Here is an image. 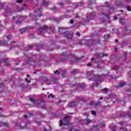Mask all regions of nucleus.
Here are the masks:
<instances>
[{
    "mask_svg": "<svg viewBox=\"0 0 131 131\" xmlns=\"http://www.w3.org/2000/svg\"><path fill=\"white\" fill-rule=\"evenodd\" d=\"M58 32L62 35V36L66 37V38L71 39L73 37V35L70 34V32L64 28H58Z\"/></svg>",
    "mask_w": 131,
    "mask_h": 131,
    "instance_id": "f257e3e1",
    "label": "nucleus"
},
{
    "mask_svg": "<svg viewBox=\"0 0 131 131\" xmlns=\"http://www.w3.org/2000/svg\"><path fill=\"white\" fill-rule=\"evenodd\" d=\"M60 58H61V61L63 62V61H67V60L74 58V55L68 52H65L61 54Z\"/></svg>",
    "mask_w": 131,
    "mask_h": 131,
    "instance_id": "f03ea898",
    "label": "nucleus"
},
{
    "mask_svg": "<svg viewBox=\"0 0 131 131\" xmlns=\"http://www.w3.org/2000/svg\"><path fill=\"white\" fill-rule=\"evenodd\" d=\"M69 117V115H66L64 118H63V123L62 122V120H60V125H69V120H68Z\"/></svg>",
    "mask_w": 131,
    "mask_h": 131,
    "instance_id": "7ed1b4c3",
    "label": "nucleus"
},
{
    "mask_svg": "<svg viewBox=\"0 0 131 131\" xmlns=\"http://www.w3.org/2000/svg\"><path fill=\"white\" fill-rule=\"evenodd\" d=\"M96 17V13L95 12H92L90 15L86 17V19H85V22H89L90 20H92L93 18Z\"/></svg>",
    "mask_w": 131,
    "mask_h": 131,
    "instance_id": "20e7f679",
    "label": "nucleus"
},
{
    "mask_svg": "<svg viewBox=\"0 0 131 131\" xmlns=\"http://www.w3.org/2000/svg\"><path fill=\"white\" fill-rule=\"evenodd\" d=\"M90 43H91L92 46H95V45H101V40H100V39H98L97 40H92L90 42Z\"/></svg>",
    "mask_w": 131,
    "mask_h": 131,
    "instance_id": "39448f33",
    "label": "nucleus"
},
{
    "mask_svg": "<svg viewBox=\"0 0 131 131\" xmlns=\"http://www.w3.org/2000/svg\"><path fill=\"white\" fill-rule=\"evenodd\" d=\"M8 61H9V58H2L0 60V63H5L6 66H10V63H9Z\"/></svg>",
    "mask_w": 131,
    "mask_h": 131,
    "instance_id": "423d86ee",
    "label": "nucleus"
},
{
    "mask_svg": "<svg viewBox=\"0 0 131 131\" xmlns=\"http://www.w3.org/2000/svg\"><path fill=\"white\" fill-rule=\"evenodd\" d=\"M38 29L39 31V34H42V31L48 29V27L46 25H43L42 27L39 28Z\"/></svg>",
    "mask_w": 131,
    "mask_h": 131,
    "instance_id": "0eeeda50",
    "label": "nucleus"
},
{
    "mask_svg": "<svg viewBox=\"0 0 131 131\" xmlns=\"http://www.w3.org/2000/svg\"><path fill=\"white\" fill-rule=\"evenodd\" d=\"M125 85H126V82H120L118 84V88H123Z\"/></svg>",
    "mask_w": 131,
    "mask_h": 131,
    "instance_id": "6e6552de",
    "label": "nucleus"
},
{
    "mask_svg": "<svg viewBox=\"0 0 131 131\" xmlns=\"http://www.w3.org/2000/svg\"><path fill=\"white\" fill-rule=\"evenodd\" d=\"M8 45V42L6 41L5 40H0V46H7Z\"/></svg>",
    "mask_w": 131,
    "mask_h": 131,
    "instance_id": "1a4fd4ad",
    "label": "nucleus"
},
{
    "mask_svg": "<svg viewBox=\"0 0 131 131\" xmlns=\"http://www.w3.org/2000/svg\"><path fill=\"white\" fill-rule=\"evenodd\" d=\"M76 106H77V103L75 101H73L71 102L69 104V107H75Z\"/></svg>",
    "mask_w": 131,
    "mask_h": 131,
    "instance_id": "9d476101",
    "label": "nucleus"
},
{
    "mask_svg": "<svg viewBox=\"0 0 131 131\" xmlns=\"http://www.w3.org/2000/svg\"><path fill=\"white\" fill-rule=\"evenodd\" d=\"M104 79L102 78V75H100L98 77V79L96 80L97 86H98V82L100 81H103Z\"/></svg>",
    "mask_w": 131,
    "mask_h": 131,
    "instance_id": "9b49d317",
    "label": "nucleus"
},
{
    "mask_svg": "<svg viewBox=\"0 0 131 131\" xmlns=\"http://www.w3.org/2000/svg\"><path fill=\"white\" fill-rule=\"evenodd\" d=\"M108 56V54H104V53H100L99 54H98V58H102V57H107Z\"/></svg>",
    "mask_w": 131,
    "mask_h": 131,
    "instance_id": "f8f14e48",
    "label": "nucleus"
},
{
    "mask_svg": "<svg viewBox=\"0 0 131 131\" xmlns=\"http://www.w3.org/2000/svg\"><path fill=\"white\" fill-rule=\"evenodd\" d=\"M85 124H90V123H92V120L90 119H85Z\"/></svg>",
    "mask_w": 131,
    "mask_h": 131,
    "instance_id": "ddd939ff",
    "label": "nucleus"
},
{
    "mask_svg": "<svg viewBox=\"0 0 131 131\" xmlns=\"http://www.w3.org/2000/svg\"><path fill=\"white\" fill-rule=\"evenodd\" d=\"M120 23L122 25H124L125 24V20H124L123 18H120Z\"/></svg>",
    "mask_w": 131,
    "mask_h": 131,
    "instance_id": "4468645a",
    "label": "nucleus"
},
{
    "mask_svg": "<svg viewBox=\"0 0 131 131\" xmlns=\"http://www.w3.org/2000/svg\"><path fill=\"white\" fill-rule=\"evenodd\" d=\"M51 80L53 82V83H57L58 82V79L56 77H53Z\"/></svg>",
    "mask_w": 131,
    "mask_h": 131,
    "instance_id": "2eb2a0df",
    "label": "nucleus"
},
{
    "mask_svg": "<svg viewBox=\"0 0 131 131\" xmlns=\"http://www.w3.org/2000/svg\"><path fill=\"white\" fill-rule=\"evenodd\" d=\"M42 6H45V7H48V6H49V3H48V2L44 0L43 1Z\"/></svg>",
    "mask_w": 131,
    "mask_h": 131,
    "instance_id": "dca6fc26",
    "label": "nucleus"
},
{
    "mask_svg": "<svg viewBox=\"0 0 131 131\" xmlns=\"http://www.w3.org/2000/svg\"><path fill=\"white\" fill-rule=\"evenodd\" d=\"M27 28H23L22 29H21L19 31L20 32V33H24V32H25V31H26L27 30Z\"/></svg>",
    "mask_w": 131,
    "mask_h": 131,
    "instance_id": "f3484780",
    "label": "nucleus"
},
{
    "mask_svg": "<svg viewBox=\"0 0 131 131\" xmlns=\"http://www.w3.org/2000/svg\"><path fill=\"white\" fill-rule=\"evenodd\" d=\"M5 11H6L7 13H11V10L10 9V8H9L8 6H6L5 7Z\"/></svg>",
    "mask_w": 131,
    "mask_h": 131,
    "instance_id": "a211bd4d",
    "label": "nucleus"
},
{
    "mask_svg": "<svg viewBox=\"0 0 131 131\" xmlns=\"http://www.w3.org/2000/svg\"><path fill=\"white\" fill-rule=\"evenodd\" d=\"M43 45H37V51H39V49H42Z\"/></svg>",
    "mask_w": 131,
    "mask_h": 131,
    "instance_id": "6ab92c4d",
    "label": "nucleus"
},
{
    "mask_svg": "<svg viewBox=\"0 0 131 131\" xmlns=\"http://www.w3.org/2000/svg\"><path fill=\"white\" fill-rule=\"evenodd\" d=\"M34 47V45L33 44H31V46L28 47V51L30 50H32V48Z\"/></svg>",
    "mask_w": 131,
    "mask_h": 131,
    "instance_id": "aec40b11",
    "label": "nucleus"
},
{
    "mask_svg": "<svg viewBox=\"0 0 131 131\" xmlns=\"http://www.w3.org/2000/svg\"><path fill=\"white\" fill-rule=\"evenodd\" d=\"M127 55V52H125L124 53V58L122 59V60H126V55Z\"/></svg>",
    "mask_w": 131,
    "mask_h": 131,
    "instance_id": "412c9836",
    "label": "nucleus"
},
{
    "mask_svg": "<svg viewBox=\"0 0 131 131\" xmlns=\"http://www.w3.org/2000/svg\"><path fill=\"white\" fill-rule=\"evenodd\" d=\"M119 6H120V7H124V3H123V1H121L120 2Z\"/></svg>",
    "mask_w": 131,
    "mask_h": 131,
    "instance_id": "4be33fe9",
    "label": "nucleus"
},
{
    "mask_svg": "<svg viewBox=\"0 0 131 131\" xmlns=\"http://www.w3.org/2000/svg\"><path fill=\"white\" fill-rule=\"evenodd\" d=\"M126 10L127 11H128V12H131V7L129 6H127L126 7Z\"/></svg>",
    "mask_w": 131,
    "mask_h": 131,
    "instance_id": "5701e85b",
    "label": "nucleus"
},
{
    "mask_svg": "<svg viewBox=\"0 0 131 131\" xmlns=\"http://www.w3.org/2000/svg\"><path fill=\"white\" fill-rule=\"evenodd\" d=\"M102 92H103V93H107V92H108V89L105 88L102 90Z\"/></svg>",
    "mask_w": 131,
    "mask_h": 131,
    "instance_id": "b1692460",
    "label": "nucleus"
},
{
    "mask_svg": "<svg viewBox=\"0 0 131 131\" xmlns=\"http://www.w3.org/2000/svg\"><path fill=\"white\" fill-rule=\"evenodd\" d=\"M59 6H60V7H61V8H63V7H64V6L65 5V4H64V3L60 2L58 4Z\"/></svg>",
    "mask_w": 131,
    "mask_h": 131,
    "instance_id": "393cba45",
    "label": "nucleus"
},
{
    "mask_svg": "<svg viewBox=\"0 0 131 131\" xmlns=\"http://www.w3.org/2000/svg\"><path fill=\"white\" fill-rule=\"evenodd\" d=\"M96 1H97V0H90V1H89V2L90 5H93V4H94V3H95V2H96Z\"/></svg>",
    "mask_w": 131,
    "mask_h": 131,
    "instance_id": "a878e982",
    "label": "nucleus"
},
{
    "mask_svg": "<svg viewBox=\"0 0 131 131\" xmlns=\"http://www.w3.org/2000/svg\"><path fill=\"white\" fill-rule=\"evenodd\" d=\"M83 116H85V117H89V113L88 112H85L83 113Z\"/></svg>",
    "mask_w": 131,
    "mask_h": 131,
    "instance_id": "bb28decb",
    "label": "nucleus"
},
{
    "mask_svg": "<svg viewBox=\"0 0 131 131\" xmlns=\"http://www.w3.org/2000/svg\"><path fill=\"white\" fill-rule=\"evenodd\" d=\"M119 69V66H115L113 67V70H116Z\"/></svg>",
    "mask_w": 131,
    "mask_h": 131,
    "instance_id": "cd10ccee",
    "label": "nucleus"
},
{
    "mask_svg": "<svg viewBox=\"0 0 131 131\" xmlns=\"http://www.w3.org/2000/svg\"><path fill=\"white\" fill-rule=\"evenodd\" d=\"M48 98H52V99H54V98H55V96H54V95H53V94L51 93V94L48 96Z\"/></svg>",
    "mask_w": 131,
    "mask_h": 131,
    "instance_id": "c85d7f7f",
    "label": "nucleus"
},
{
    "mask_svg": "<svg viewBox=\"0 0 131 131\" xmlns=\"http://www.w3.org/2000/svg\"><path fill=\"white\" fill-rule=\"evenodd\" d=\"M2 88H4V83H0V89H2ZM0 92H3V91L0 90Z\"/></svg>",
    "mask_w": 131,
    "mask_h": 131,
    "instance_id": "c756f323",
    "label": "nucleus"
},
{
    "mask_svg": "<svg viewBox=\"0 0 131 131\" xmlns=\"http://www.w3.org/2000/svg\"><path fill=\"white\" fill-rule=\"evenodd\" d=\"M101 105V101H98L97 103L95 104V106L98 107V106H100Z\"/></svg>",
    "mask_w": 131,
    "mask_h": 131,
    "instance_id": "7c9ffc66",
    "label": "nucleus"
},
{
    "mask_svg": "<svg viewBox=\"0 0 131 131\" xmlns=\"http://www.w3.org/2000/svg\"><path fill=\"white\" fill-rule=\"evenodd\" d=\"M29 101H30V102H32V103H34V102H35V100L34 99L30 97L29 98Z\"/></svg>",
    "mask_w": 131,
    "mask_h": 131,
    "instance_id": "2f4dec72",
    "label": "nucleus"
},
{
    "mask_svg": "<svg viewBox=\"0 0 131 131\" xmlns=\"http://www.w3.org/2000/svg\"><path fill=\"white\" fill-rule=\"evenodd\" d=\"M103 36H104V39H108L109 37H110V35H107V36H106V35H103Z\"/></svg>",
    "mask_w": 131,
    "mask_h": 131,
    "instance_id": "473e14b6",
    "label": "nucleus"
},
{
    "mask_svg": "<svg viewBox=\"0 0 131 131\" xmlns=\"http://www.w3.org/2000/svg\"><path fill=\"white\" fill-rule=\"evenodd\" d=\"M71 73L72 74H74V73H77V71H76V70H74L71 71Z\"/></svg>",
    "mask_w": 131,
    "mask_h": 131,
    "instance_id": "72a5a7b5",
    "label": "nucleus"
},
{
    "mask_svg": "<svg viewBox=\"0 0 131 131\" xmlns=\"http://www.w3.org/2000/svg\"><path fill=\"white\" fill-rule=\"evenodd\" d=\"M91 113L93 115H96V112L95 111H91Z\"/></svg>",
    "mask_w": 131,
    "mask_h": 131,
    "instance_id": "f704fd0d",
    "label": "nucleus"
},
{
    "mask_svg": "<svg viewBox=\"0 0 131 131\" xmlns=\"http://www.w3.org/2000/svg\"><path fill=\"white\" fill-rule=\"evenodd\" d=\"M3 125H4V126H6L8 127L9 124H8V123L6 122H3Z\"/></svg>",
    "mask_w": 131,
    "mask_h": 131,
    "instance_id": "c9c22d12",
    "label": "nucleus"
},
{
    "mask_svg": "<svg viewBox=\"0 0 131 131\" xmlns=\"http://www.w3.org/2000/svg\"><path fill=\"white\" fill-rule=\"evenodd\" d=\"M120 129H121L122 131H126V130H127V129H126V128H123V127L120 128Z\"/></svg>",
    "mask_w": 131,
    "mask_h": 131,
    "instance_id": "e433bc0d",
    "label": "nucleus"
},
{
    "mask_svg": "<svg viewBox=\"0 0 131 131\" xmlns=\"http://www.w3.org/2000/svg\"><path fill=\"white\" fill-rule=\"evenodd\" d=\"M75 17L77 18V19H79V15H78V13H76L75 14Z\"/></svg>",
    "mask_w": 131,
    "mask_h": 131,
    "instance_id": "4c0bfd02",
    "label": "nucleus"
},
{
    "mask_svg": "<svg viewBox=\"0 0 131 131\" xmlns=\"http://www.w3.org/2000/svg\"><path fill=\"white\" fill-rule=\"evenodd\" d=\"M109 9H110V10H115V8L114 7H113V6H111V7H109Z\"/></svg>",
    "mask_w": 131,
    "mask_h": 131,
    "instance_id": "58836bf2",
    "label": "nucleus"
},
{
    "mask_svg": "<svg viewBox=\"0 0 131 131\" xmlns=\"http://www.w3.org/2000/svg\"><path fill=\"white\" fill-rule=\"evenodd\" d=\"M33 2V1H34L35 2V3H36V4H35V7H37V6H38V2H37V0H32Z\"/></svg>",
    "mask_w": 131,
    "mask_h": 131,
    "instance_id": "ea45409f",
    "label": "nucleus"
},
{
    "mask_svg": "<svg viewBox=\"0 0 131 131\" xmlns=\"http://www.w3.org/2000/svg\"><path fill=\"white\" fill-rule=\"evenodd\" d=\"M30 37H31V38H33V37H34V34H30Z\"/></svg>",
    "mask_w": 131,
    "mask_h": 131,
    "instance_id": "a19ab883",
    "label": "nucleus"
},
{
    "mask_svg": "<svg viewBox=\"0 0 131 131\" xmlns=\"http://www.w3.org/2000/svg\"><path fill=\"white\" fill-rule=\"evenodd\" d=\"M17 2L18 3V4H21V3L23 2V0H17Z\"/></svg>",
    "mask_w": 131,
    "mask_h": 131,
    "instance_id": "79ce46f5",
    "label": "nucleus"
},
{
    "mask_svg": "<svg viewBox=\"0 0 131 131\" xmlns=\"http://www.w3.org/2000/svg\"><path fill=\"white\" fill-rule=\"evenodd\" d=\"M44 80H45V81H49V80H50V79H49L48 78V77H46L45 78H44Z\"/></svg>",
    "mask_w": 131,
    "mask_h": 131,
    "instance_id": "37998d69",
    "label": "nucleus"
},
{
    "mask_svg": "<svg viewBox=\"0 0 131 131\" xmlns=\"http://www.w3.org/2000/svg\"><path fill=\"white\" fill-rule=\"evenodd\" d=\"M84 46H86V47H90V43L88 42H85L84 43Z\"/></svg>",
    "mask_w": 131,
    "mask_h": 131,
    "instance_id": "c03bdc74",
    "label": "nucleus"
},
{
    "mask_svg": "<svg viewBox=\"0 0 131 131\" xmlns=\"http://www.w3.org/2000/svg\"><path fill=\"white\" fill-rule=\"evenodd\" d=\"M15 125L16 126H21V123H17Z\"/></svg>",
    "mask_w": 131,
    "mask_h": 131,
    "instance_id": "a18cd8bd",
    "label": "nucleus"
},
{
    "mask_svg": "<svg viewBox=\"0 0 131 131\" xmlns=\"http://www.w3.org/2000/svg\"><path fill=\"white\" fill-rule=\"evenodd\" d=\"M79 101H81V102H85V99L84 98H82L80 99Z\"/></svg>",
    "mask_w": 131,
    "mask_h": 131,
    "instance_id": "49530a36",
    "label": "nucleus"
},
{
    "mask_svg": "<svg viewBox=\"0 0 131 131\" xmlns=\"http://www.w3.org/2000/svg\"><path fill=\"white\" fill-rule=\"evenodd\" d=\"M25 80H26V81H27V82H28V83H30V82H31V81H29V80H28V78H26L25 79Z\"/></svg>",
    "mask_w": 131,
    "mask_h": 131,
    "instance_id": "de8ad7c7",
    "label": "nucleus"
},
{
    "mask_svg": "<svg viewBox=\"0 0 131 131\" xmlns=\"http://www.w3.org/2000/svg\"><path fill=\"white\" fill-rule=\"evenodd\" d=\"M102 15H103V16H106V18H109V16H108V15L105 14V13H102Z\"/></svg>",
    "mask_w": 131,
    "mask_h": 131,
    "instance_id": "09e8293b",
    "label": "nucleus"
},
{
    "mask_svg": "<svg viewBox=\"0 0 131 131\" xmlns=\"http://www.w3.org/2000/svg\"><path fill=\"white\" fill-rule=\"evenodd\" d=\"M78 86V88H82V86H81V85H80L79 84H76L75 85V86Z\"/></svg>",
    "mask_w": 131,
    "mask_h": 131,
    "instance_id": "8fccbe9b",
    "label": "nucleus"
},
{
    "mask_svg": "<svg viewBox=\"0 0 131 131\" xmlns=\"http://www.w3.org/2000/svg\"><path fill=\"white\" fill-rule=\"evenodd\" d=\"M76 35H77L78 36H80V33H79V32L76 33Z\"/></svg>",
    "mask_w": 131,
    "mask_h": 131,
    "instance_id": "3c124183",
    "label": "nucleus"
},
{
    "mask_svg": "<svg viewBox=\"0 0 131 131\" xmlns=\"http://www.w3.org/2000/svg\"><path fill=\"white\" fill-rule=\"evenodd\" d=\"M70 23H71V24H73L74 23V20L71 19L70 20Z\"/></svg>",
    "mask_w": 131,
    "mask_h": 131,
    "instance_id": "603ef678",
    "label": "nucleus"
},
{
    "mask_svg": "<svg viewBox=\"0 0 131 131\" xmlns=\"http://www.w3.org/2000/svg\"><path fill=\"white\" fill-rule=\"evenodd\" d=\"M55 74H59V71L56 70V71L54 72Z\"/></svg>",
    "mask_w": 131,
    "mask_h": 131,
    "instance_id": "864d4df0",
    "label": "nucleus"
},
{
    "mask_svg": "<svg viewBox=\"0 0 131 131\" xmlns=\"http://www.w3.org/2000/svg\"><path fill=\"white\" fill-rule=\"evenodd\" d=\"M28 117H32V114L31 113H29V115L28 116Z\"/></svg>",
    "mask_w": 131,
    "mask_h": 131,
    "instance_id": "5fc2aeb1",
    "label": "nucleus"
},
{
    "mask_svg": "<svg viewBox=\"0 0 131 131\" xmlns=\"http://www.w3.org/2000/svg\"><path fill=\"white\" fill-rule=\"evenodd\" d=\"M92 63H88V64H87V67H90V66H92Z\"/></svg>",
    "mask_w": 131,
    "mask_h": 131,
    "instance_id": "6e6d98bb",
    "label": "nucleus"
},
{
    "mask_svg": "<svg viewBox=\"0 0 131 131\" xmlns=\"http://www.w3.org/2000/svg\"><path fill=\"white\" fill-rule=\"evenodd\" d=\"M94 103H95V102H94L93 101H92V102H90V105L91 106H92V105H93Z\"/></svg>",
    "mask_w": 131,
    "mask_h": 131,
    "instance_id": "4d7b16f0",
    "label": "nucleus"
},
{
    "mask_svg": "<svg viewBox=\"0 0 131 131\" xmlns=\"http://www.w3.org/2000/svg\"><path fill=\"white\" fill-rule=\"evenodd\" d=\"M42 13H40L38 15V17H42Z\"/></svg>",
    "mask_w": 131,
    "mask_h": 131,
    "instance_id": "13d9d810",
    "label": "nucleus"
},
{
    "mask_svg": "<svg viewBox=\"0 0 131 131\" xmlns=\"http://www.w3.org/2000/svg\"><path fill=\"white\" fill-rule=\"evenodd\" d=\"M11 37V36H10V35H9L8 36H7V40H9L10 39V37Z\"/></svg>",
    "mask_w": 131,
    "mask_h": 131,
    "instance_id": "bf43d9fd",
    "label": "nucleus"
},
{
    "mask_svg": "<svg viewBox=\"0 0 131 131\" xmlns=\"http://www.w3.org/2000/svg\"><path fill=\"white\" fill-rule=\"evenodd\" d=\"M64 17H65L66 18H69V15H64Z\"/></svg>",
    "mask_w": 131,
    "mask_h": 131,
    "instance_id": "052dcab7",
    "label": "nucleus"
},
{
    "mask_svg": "<svg viewBox=\"0 0 131 131\" xmlns=\"http://www.w3.org/2000/svg\"><path fill=\"white\" fill-rule=\"evenodd\" d=\"M119 124L120 125H123V122H119Z\"/></svg>",
    "mask_w": 131,
    "mask_h": 131,
    "instance_id": "680f3d73",
    "label": "nucleus"
},
{
    "mask_svg": "<svg viewBox=\"0 0 131 131\" xmlns=\"http://www.w3.org/2000/svg\"><path fill=\"white\" fill-rule=\"evenodd\" d=\"M77 61H79V60H81V58H76Z\"/></svg>",
    "mask_w": 131,
    "mask_h": 131,
    "instance_id": "e2e57ef3",
    "label": "nucleus"
},
{
    "mask_svg": "<svg viewBox=\"0 0 131 131\" xmlns=\"http://www.w3.org/2000/svg\"><path fill=\"white\" fill-rule=\"evenodd\" d=\"M126 2H127L128 4H129V3H131V0H126Z\"/></svg>",
    "mask_w": 131,
    "mask_h": 131,
    "instance_id": "0e129e2a",
    "label": "nucleus"
},
{
    "mask_svg": "<svg viewBox=\"0 0 131 131\" xmlns=\"http://www.w3.org/2000/svg\"><path fill=\"white\" fill-rule=\"evenodd\" d=\"M28 124H30V122H27L26 123V125H28Z\"/></svg>",
    "mask_w": 131,
    "mask_h": 131,
    "instance_id": "69168bd1",
    "label": "nucleus"
},
{
    "mask_svg": "<svg viewBox=\"0 0 131 131\" xmlns=\"http://www.w3.org/2000/svg\"><path fill=\"white\" fill-rule=\"evenodd\" d=\"M37 125H40V124H41L40 122H37Z\"/></svg>",
    "mask_w": 131,
    "mask_h": 131,
    "instance_id": "338daca9",
    "label": "nucleus"
},
{
    "mask_svg": "<svg viewBox=\"0 0 131 131\" xmlns=\"http://www.w3.org/2000/svg\"><path fill=\"white\" fill-rule=\"evenodd\" d=\"M27 60H30V57L27 56Z\"/></svg>",
    "mask_w": 131,
    "mask_h": 131,
    "instance_id": "774afa93",
    "label": "nucleus"
}]
</instances>
